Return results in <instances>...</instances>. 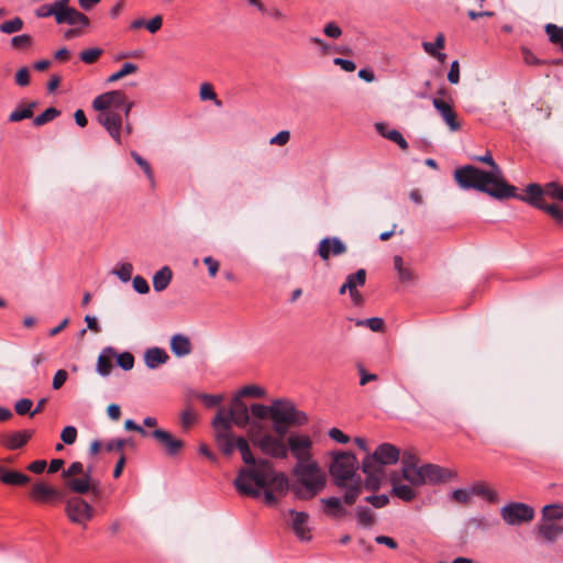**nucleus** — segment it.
<instances>
[{"label": "nucleus", "mask_w": 563, "mask_h": 563, "mask_svg": "<svg viewBox=\"0 0 563 563\" xmlns=\"http://www.w3.org/2000/svg\"><path fill=\"white\" fill-rule=\"evenodd\" d=\"M292 517L291 529L301 541L311 539L310 529L308 527V514L303 511L289 510Z\"/></svg>", "instance_id": "4be33fe9"}, {"label": "nucleus", "mask_w": 563, "mask_h": 563, "mask_svg": "<svg viewBox=\"0 0 563 563\" xmlns=\"http://www.w3.org/2000/svg\"><path fill=\"white\" fill-rule=\"evenodd\" d=\"M543 196H545V186L541 187L539 184H529L526 188V195H518L515 187V196L509 198H516L539 209L543 202Z\"/></svg>", "instance_id": "412c9836"}, {"label": "nucleus", "mask_w": 563, "mask_h": 563, "mask_svg": "<svg viewBox=\"0 0 563 563\" xmlns=\"http://www.w3.org/2000/svg\"><path fill=\"white\" fill-rule=\"evenodd\" d=\"M32 45V37L29 34H21L11 38V46L16 49H25Z\"/></svg>", "instance_id": "13d9d810"}, {"label": "nucleus", "mask_w": 563, "mask_h": 563, "mask_svg": "<svg viewBox=\"0 0 563 563\" xmlns=\"http://www.w3.org/2000/svg\"><path fill=\"white\" fill-rule=\"evenodd\" d=\"M92 467L89 466L87 470H86V473L82 474V477L80 478H69L66 481V485L69 487L70 490H73L74 493H77V494H86L90 490L91 488V482L93 481L92 479Z\"/></svg>", "instance_id": "b1692460"}, {"label": "nucleus", "mask_w": 563, "mask_h": 563, "mask_svg": "<svg viewBox=\"0 0 563 563\" xmlns=\"http://www.w3.org/2000/svg\"><path fill=\"white\" fill-rule=\"evenodd\" d=\"M137 70V65L133 63H125L122 65L121 69L114 74H112L109 78V82H114L130 74H133Z\"/></svg>", "instance_id": "8fccbe9b"}, {"label": "nucleus", "mask_w": 563, "mask_h": 563, "mask_svg": "<svg viewBox=\"0 0 563 563\" xmlns=\"http://www.w3.org/2000/svg\"><path fill=\"white\" fill-rule=\"evenodd\" d=\"M168 354L162 347H150L144 352V363L150 369H155L159 365L167 363Z\"/></svg>", "instance_id": "5701e85b"}, {"label": "nucleus", "mask_w": 563, "mask_h": 563, "mask_svg": "<svg viewBox=\"0 0 563 563\" xmlns=\"http://www.w3.org/2000/svg\"><path fill=\"white\" fill-rule=\"evenodd\" d=\"M247 435L253 445L258 448L263 454L274 459H286L288 456L286 435L263 432L261 422L252 421Z\"/></svg>", "instance_id": "6e6552de"}, {"label": "nucleus", "mask_w": 563, "mask_h": 563, "mask_svg": "<svg viewBox=\"0 0 563 563\" xmlns=\"http://www.w3.org/2000/svg\"><path fill=\"white\" fill-rule=\"evenodd\" d=\"M33 406V401L29 398H22L18 400L14 405V410L18 415L24 416L26 413L32 412L31 408Z\"/></svg>", "instance_id": "e2e57ef3"}, {"label": "nucleus", "mask_w": 563, "mask_h": 563, "mask_svg": "<svg viewBox=\"0 0 563 563\" xmlns=\"http://www.w3.org/2000/svg\"><path fill=\"white\" fill-rule=\"evenodd\" d=\"M23 20L19 16H15L9 21H4L0 24V31L4 34H12L21 31L23 29Z\"/></svg>", "instance_id": "a18cd8bd"}, {"label": "nucleus", "mask_w": 563, "mask_h": 563, "mask_svg": "<svg viewBox=\"0 0 563 563\" xmlns=\"http://www.w3.org/2000/svg\"><path fill=\"white\" fill-rule=\"evenodd\" d=\"M346 252V245L336 236L324 238L318 246V254L323 260H329L330 255L339 256Z\"/></svg>", "instance_id": "6ab92c4d"}, {"label": "nucleus", "mask_w": 563, "mask_h": 563, "mask_svg": "<svg viewBox=\"0 0 563 563\" xmlns=\"http://www.w3.org/2000/svg\"><path fill=\"white\" fill-rule=\"evenodd\" d=\"M362 484V478H356V481L347 482V486L344 487L346 488V492L343 497L344 503L346 505H353L355 503L358 495L361 494Z\"/></svg>", "instance_id": "c9c22d12"}, {"label": "nucleus", "mask_w": 563, "mask_h": 563, "mask_svg": "<svg viewBox=\"0 0 563 563\" xmlns=\"http://www.w3.org/2000/svg\"><path fill=\"white\" fill-rule=\"evenodd\" d=\"M472 495L484 498L485 500L495 504L499 500L497 492L489 488L484 482H476L471 487Z\"/></svg>", "instance_id": "2f4dec72"}, {"label": "nucleus", "mask_w": 563, "mask_h": 563, "mask_svg": "<svg viewBox=\"0 0 563 563\" xmlns=\"http://www.w3.org/2000/svg\"><path fill=\"white\" fill-rule=\"evenodd\" d=\"M117 363L123 371H130L134 366V356L130 352L115 354Z\"/></svg>", "instance_id": "4d7b16f0"}, {"label": "nucleus", "mask_w": 563, "mask_h": 563, "mask_svg": "<svg viewBox=\"0 0 563 563\" xmlns=\"http://www.w3.org/2000/svg\"><path fill=\"white\" fill-rule=\"evenodd\" d=\"M59 115H60V111L58 109H56L54 107H49L43 113H41L40 115L34 118L33 124L36 126H41V125H44V124L53 121L54 119H56Z\"/></svg>", "instance_id": "79ce46f5"}, {"label": "nucleus", "mask_w": 563, "mask_h": 563, "mask_svg": "<svg viewBox=\"0 0 563 563\" xmlns=\"http://www.w3.org/2000/svg\"><path fill=\"white\" fill-rule=\"evenodd\" d=\"M170 350L177 357H185L191 353V342L181 333L175 334L170 339Z\"/></svg>", "instance_id": "a878e982"}, {"label": "nucleus", "mask_w": 563, "mask_h": 563, "mask_svg": "<svg viewBox=\"0 0 563 563\" xmlns=\"http://www.w3.org/2000/svg\"><path fill=\"white\" fill-rule=\"evenodd\" d=\"M534 509L528 504L512 501L500 509L503 520L509 526H520L528 523L534 518Z\"/></svg>", "instance_id": "9d476101"}, {"label": "nucleus", "mask_w": 563, "mask_h": 563, "mask_svg": "<svg viewBox=\"0 0 563 563\" xmlns=\"http://www.w3.org/2000/svg\"><path fill=\"white\" fill-rule=\"evenodd\" d=\"M390 482L393 485L391 493L399 499L411 501L416 498L417 493L409 485L398 483V478L395 475L391 476Z\"/></svg>", "instance_id": "c85d7f7f"}, {"label": "nucleus", "mask_w": 563, "mask_h": 563, "mask_svg": "<svg viewBox=\"0 0 563 563\" xmlns=\"http://www.w3.org/2000/svg\"><path fill=\"white\" fill-rule=\"evenodd\" d=\"M544 31L549 36V41L554 45H559L563 49V26L548 23L544 26Z\"/></svg>", "instance_id": "58836bf2"}, {"label": "nucleus", "mask_w": 563, "mask_h": 563, "mask_svg": "<svg viewBox=\"0 0 563 563\" xmlns=\"http://www.w3.org/2000/svg\"><path fill=\"white\" fill-rule=\"evenodd\" d=\"M103 51L99 47H92L80 52V59L85 64H93L101 55Z\"/></svg>", "instance_id": "3c124183"}, {"label": "nucleus", "mask_w": 563, "mask_h": 563, "mask_svg": "<svg viewBox=\"0 0 563 563\" xmlns=\"http://www.w3.org/2000/svg\"><path fill=\"white\" fill-rule=\"evenodd\" d=\"M346 280H351L352 289H356L357 286H363L366 282L365 269L361 268V269L356 271L354 274H350L346 277Z\"/></svg>", "instance_id": "bf43d9fd"}, {"label": "nucleus", "mask_w": 563, "mask_h": 563, "mask_svg": "<svg viewBox=\"0 0 563 563\" xmlns=\"http://www.w3.org/2000/svg\"><path fill=\"white\" fill-rule=\"evenodd\" d=\"M62 441L65 444H73L77 439V429L73 426L65 427L60 433Z\"/></svg>", "instance_id": "680f3d73"}, {"label": "nucleus", "mask_w": 563, "mask_h": 563, "mask_svg": "<svg viewBox=\"0 0 563 563\" xmlns=\"http://www.w3.org/2000/svg\"><path fill=\"white\" fill-rule=\"evenodd\" d=\"M148 437L155 439L169 456L179 454L185 446V442L183 440L175 438L170 432L163 429H155L151 431Z\"/></svg>", "instance_id": "2eb2a0df"}, {"label": "nucleus", "mask_w": 563, "mask_h": 563, "mask_svg": "<svg viewBox=\"0 0 563 563\" xmlns=\"http://www.w3.org/2000/svg\"><path fill=\"white\" fill-rule=\"evenodd\" d=\"M521 54H522V58H523V62L525 64L529 65V66H539V65H542L543 62L541 59H539L530 48L528 47H521Z\"/></svg>", "instance_id": "052dcab7"}, {"label": "nucleus", "mask_w": 563, "mask_h": 563, "mask_svg": "<svg viewBox=\"0 0 563 563\" xmlns=\"http://www.w3.org/2000/svg\"><path fill=\"white\" fill-rule=\"evenodd\" d=\"M236 450L240 451L243 462L250 465L242 467L234 479V487L240 494L258 498L260 490L253 487V484L257 487L272 485L279 493L289 489L287 476L282 472H276L269 460H256L245 438L238 437Z\"/></svg>", "instance_id": "f03ea898"}, {"label": "nucleus", "mask_w": 563, "mask_h": 563, "mask_svg": "<svg viewBox=\"0 0 563 563\" xmlns=\"http://www.w3.org/2000/svg\"><path fill=\"white\" fill-rule=\"evenodd\" d=\"M545 196L563 201V184L551 181L545 185Z\"/></svg>", "instance_id": "09e8293b"}, {"label": "nucleus", "mask_w": 563, "mask_h": 563, "mask_svg": "<svg viewBox=\"0 0 563 563\" xmlns=\"http://www.w3.org/2000/svg\"><path fill=\"white\" fill-rule=\"evenodd\" d=\"M131 156L132 158L134 159V162L143 169V172L145 173V175L147 176V178L153 181L154 180V174H153V170H152V167L150 165V163L144 159L137 152L135 151H132L131 152Z\"/></svg>", "instance_id": "5fc2aeb1"}, {"label": "nucleus", "mask_w": 563, "mask_h": 563, "mask_svg": "<svg viewBox=\"0 0 563 563\" xmlns=\"http://www.w3.org/2000/svg\"><path fill=\"white\" fill-rule=\"evenodd\" d=\"M65 512L73 523L86 527L95 516V509L81 497H71L66 501Z\"/></svg>", "instance_id": "f8f14e48"}, {"label": "nucleus", "mask_w": 563, "mask_h": 563, "mask_svg": "<svg viewBox=\"0 0 563 563\" xmlns=\"http://www.w3.org/2000/svg\"><path fill=\"white\" fill-rule=\"evenodd\" d=\"M445 45V37L442 33H439L435 37L434 43L431 42H423L422 47L426 53H428L431 56H435V52L438 49L444 48Z\"/></svg>", "instance_id": "de8ad7c7"}, {"label": "nucleus", "mask_w": 563, "mask_h": 563, "mask_svg": "<svg viewBox=\"0 0 563 563\" xmlns=\"http://www.w3.org/2000/svg\"><path fill=\"white\" fill-rule=\"evenodd\" d=\"M216 417H221L224 421L228 422L230 428H232V423L236 424L240 428H244L247 424L251 426L250 422V409L240 399V397H234L232 400L231 408L229 410L220 409Z\"/></svg>", "instance_id": "ddd939ff"}, {"label": "nucleus", "mask_w": 563, "mask_h": 563, "mask_svg": "<svg viewBox=\"0 0 563 563\" xmlns=\"http://www.w3.org/2000/svg\"><path fill=\"white\" fill-rule=\"evenodd\" d=\"M358 468V461L352 452L335 451L332 453L329 473L338 487L343 488L347 486V482L362 478L357 473Z\"/></svg>", "instance_id": "1a4fd4ad"}, {"label": "nucleus", "mask_w": 563, "mask_h": 563, "mask_svg": "<svg viewBox=\"0 0 563 563\" xmlns=\"http://www.w3.org/2000/svg\"><path fill=\"white\" fill-rule=\"evenodd\" d=\"M399 457V450L390 443H383L373 454H367L361 465L362 472L366 475L365 488L372 492L378 490L385 476L384 466L396 464Z\"/></svg>", "instance_id": "423d86ee"}, {"label": "nucleus", "mask_w": 563, "mask_h": 563, "mask_svg": "<svg viewBox=\"0 0 563 563\" xmlns=\"http://www.w3.org/2000/svg\"><path fill=\"white\" fill-rule=\"evenodd\" d=\"M367 503L373 505L375 508H383L389 503V497L385 494L382 495H371L365 498Z\"/></svg>", "instance_id": "69168bd1"}, {"label": "nucleus", "mask_w": 563, "mask_h": 563, "mask_svg": "<svg viewBox=\"0 0 563 563\" xmlns=\"http://www.w3.org/2000/svg\"><path fill=\"white\" fill-rule=\"evenodd\" d=\"M36 107V102L32 101L24 107H18L9 115L10 122H19L24 119H31L33 117V110Z\"/></svg>", "instance_id": "e433bc0d"}, {"label": "nucleus", "mask_w": 563, "mask_h": 563, "mask_svg": "<svg viewBox=\"0 0 563 563\" xmlns=\"http://www.w3.org/2000/svg\"><path fill=\"white\" fill-rule=\"evenodd\" d=\"M236 450L240 451L243 462L250 465L242 467L234 479V487L240 494L258 498L260 490L253 487V484L257 487L272 485L279 493L289 489L287 476L282 472H276L269 460H256L245 438L238 437Z\"/></svg>", "instance_id": "f257e3e1"}, {"label": "nucleus", "mask_w": 563, "mask_h": 563, "mask_svg": "<svg viewBox=\"0 0 563 563\" xmlns=\"http://www.w3.org/2000/svg\"><path fill=\"white\" fill-rule=\"evenodd\" d=\"M173 277V272L168 266L162 267L157 271L153 276V287L155 291L165 290L170 284Z\"/></svg>", "instance_id": "7c9ffc66"}, {"label": "nucleus", "mask_w": 563, "mask_h": 563, "mask_svg": "<svg viewBox=\"0 0 563 563\" xmlns=\"http://www.w3.org/2000/svg\"><path fill=\"white\" fill-rule=\"evenodd\" d=\"M423 477L424 485H439L456 477V473L440 465L429 463L423 465Z\"/></svg>", "instance_id": "f3484780"}, {"label": "nucleus", "mask_w": 563, "mask_h": 563, "mask_svg": "<svg viewBox=\"0 0 563 563\" xmlns=\"http://www.w3.org/2000/svg\"><path fill=\"white\" fill-rule=\"evenodd\" d=\"M402 478L415 486L424 485L423 465L415 467H401Z\"/></svg>", "instance_id": "473e14b6"}, {"label": "nucleus", "mask_w": 563, "mask_h": 563, "mask_svg": "<svg viewBox=\"0 0 563 563\" xmlns=\"http://www.w3.org/2000/svg\"><path fill=\"white\" fill-rule=\"evenodd\" d=\"M133 273V266L131 263L124 262L117 265V267L113 269V274L118 276V278L122 283H128L132 278Z\"/></svg>", "instance_id": "c03bdc74"}, {"label": "nucleus", "mask_w": 563, "mask_h": 563, "mask_svg": "<svg viewBox=\"0 0 563 563\" xmlns=\"http://www.w3.org/2000/svg\"><path fill=\"white\" fill-rule=\"evenodd\" d=\"M30 497L40 504H55L63 498V494L43 482L33 485L30 490Z\"/></svg>", "instance_id": "dca6fc26"}, {"label": "nucleus", "mask_w": 563, "mask_h": 563, "mask_svg": "<svg viewBox=\"0 0 563 563\" xmlns=\"http://www.w3.org/2000/svg\"><path fill=\"white\" fill-rule=\"evenodd\" d=\"M321 503L325 506V514L331 517H342L345 515V509L342 506L341 499L338 497L322 498Z\"/></svg>", "instance_id": "f704fd0d"}, {"label": "nucleus", "mask_w": 563, "mask_h": 563, "mask_svg": "<svg viewBox=\"0 0 563 563\" xmlns=\"http://www.w3.org/2000/svg\"><path fill=\"white\" fill-rule=\"evenodd\" d=\"M294 474L299 485L292 486V492L300 499H310L325 486V475L313 460L296 463Z\"/></svg>", "instance_id": "0eeeda50"}, {"label": "nucleus", "mask_w": 563, "mask_h": 563, "mask_svg": "<svg viewBox=\"0 0 563 563\" xmlns=\"http://www.w3.org/2000/svg\"><path fill=\"white\" fill-rule=\"evenodd\" d=\"M471 495H472L471 489L467 490V489L457 488L452 492V499L459 504L466 505L471 500Z\"/></svg>", "instance_id": "0e129e2a"}, {"label": "nucleus", "mask_w": 563, "mask_h": 563, "mask_svg": "<svg viewBox=\"0 0 563 563\" xmlns=\"http://www.w3.org/2000/svg\"><path fill=\"white\" fill-rule=\"evenodd\" d=\"M115 357V351L113 347H106L98 356L97 372L101 376H108L113 367V358Z\"/></svg>", "instance_id": "bb28decb"}, {"label": "nucleus", "mask_w": 563, "mask_h": 563, "mask_svg": "<svg viewBox=\"0 0 563 563\" xmlns=\"http://www.w3.org/2000/svg\"><path fill=\"white\" fill-rule=\"evenodd\" d=\"M265 396V390L262 387H258L256 385H247L244 386L236 397H255V398H262Z\"/></svg>", "instance_id": "603ef678"}, {"label": "nucleus", "mask_w": 563, "mask_h": 563, "mask_svg": "<svg viewBox=\"0 0 563 563\" xmlns=\"http://www.w3.org/2000/svg\"><path fill=\"white\" fill-rule=\"evenodd\" d=\"M454 179L463 189H476L496 199H508L515 196V186L508 183L495 181L493 174L473 165L456 168Z\"/></svg>", "instance_id": "39448f33"}, {"label": "nucleus", "mask_w": 563, "mask_h": 563, "mask_svg": "<svg viewBox=\"0 0 563 563\" xmlns=\"http://www.w3.org/2000/svg\"><path fill=\"white\" fill-rule=\"evenodd\" d=\"M539 209L551 216L558 223L563 224V209L559 205L543 201Z\"/></svg>", "instance_id": "37998d69"}, {"label": "nucleus", "mask_w": 563, "mask_h": 563, "mask_svg": "<svg viewBox=\"0 0 563 563\" xmlns=\"http://www.w3.org/2000/svg\"><path fill=\"white\" fill-rule=\"evenodd\" d=\"M474 159L478 161L481 163H485L490 167V170L488 172V174H493V179H495V181L507 183L504 179L503 172H501L500 167L494 161L490 152H486V154L483 156H475Z\"/></svg>", "instance_id": "72a5a7b5"}, {"label": "nucleus", "mask_w": 563, "mask_h": 563, "mask_svg": "<svg viewBox=\"0 0 563 563\" xmlns=\"http://www.w3.org/2000/svg\"><path fill=\"white\" fill-rule=\"evenodd\" d=\"M432 104L441 115L442 120L448 124L451 131L461 129V123L457 120V114L453 107L440 98H433Z\"/></svg>", "instance_id": "aec40b11"}, {"label": "nucleus", "mask_w": 563, "mask_h": 563, "mask_svg": "<svg viewBox=\"0 0 563 563\" xmlns=\"http://www.w3.org/2000/svg\"><path fill=\"white\" fill-rule=\"evenodd\" d=\"M288 452L297 460V463L306 462L311 459L312 441L306 434L291 433L287 438Z\"/></svg>", "instance_id": "4468645a"}, {"label": "nucleus", "mask_w": 563, "mask_h": 563, "mask_svg": "<svg viewBox=\"0 0 563 563\" xmlns=\"http://www.w3.org/2000/svg\"><path fill=\"white\" fill-rule=\"evenodd\" d=\"M376 130L383 137H386L389 141L396 143L401 150L406 151L408 148V142L405 140V137L399 131H387L386 125L384 123H376Z\"/></svg>", "instance_id": "c756f323"}, {"label": "nucleus", "mask_w": 563, "mask_h": 563, "mask_svg": "<svg viewBox=\"0 0 563 563\" xmlns=\"http://www.w3.org/2000/svg\"><path fill=\"white\" fill-rule=\"evenodd\" d=\"M34 431L23 429L0 435V444L8 450H19L23 448L33 437Z\"/></svg>", "instance_id": "a211bd4d"}, {"label": "nucleus", "mask_w": 563, "mask_h": 563, "mask_svg": "<svg viewBox=\"0 0 563 563\" xmlns=\"http://www.w3.org/2000/svg\"><path fill=\"white\" fill-rule=\"evenodd\" d=\"M212 427L214 428L216 442L220 451L230 456L236 450L238 437L234 435L230 426L221 417H214L212 420Z\"/></svg>", "instance_id": "9b49d317"}, {"label": "nucleus", "mask_w": 563, "mask_h": 563, "mask_svg": "<svg viewBox=\"0 0 563 563\" xmlns=\"http://www.w3.org/2000/svg\"><path fill=\"white\" fill-rule=\"evenodd\" d=\"M86 471L84 468L82 463L80 462H73L67 470H64L62 473V476L65 481L69 478H75V475H82Z\"/></svg>", "instance_id": "6e6d98bb"}, {"label": "nucleus", "mask_w": 563, "mask_h": 563, "mask_svg": "<svg viewBox=\"0 0 563 563\" xmlns=\"http://www.w3.org/2000/svg\"><path fill=\"white\" fill-rule=\"evenodd\" d=\"M357 522L363 527H372L374 523V514L371 508L358 506L355 511Z\"/></svg>", "instance_id": "ea45409f"}, {"label": "nucleus", "mask_w": 563, "mask_h": 563, "mask_svg": "<svg viewBox=\"0 0 563 563\" xmlns=\"http://www.w3.org/2000/svg\"><path fill=\"white\" fill-rule=\"evenodd\" d=\"M134 103L128 101L126 95L121 90L101 93L92 101V108L100 112L98 122L118 144H121L123 120L129 118Z\"/></svg>", "instance_id": "7ed1b4c3"}, {"label": "nucleus", "mask_w": 563, "mask_h": 563, "mask_svg": "<svg viewBox=\"0 0 563 563\" xmlns=\"http://www.w3.org/2000/svg\"><path fill=\"white\" fill-rule=\"evenodd\" d=\"M0 481L5 485L23 486L30 483L31 478L21 472L5 470L0 465Z\"/></svg>", "instance_id": "393cba45"}, {"label": "nucleus", "mask_w": 563, "mask_h": 563, "mask_svg": "<svg viewBox=\"0 0 563 563\" xmlns=\"http://www.w3.org/2000/svg\"><path fill=\"white\" fill-rule=\"evenodd\" d=\"M199 96H200V99L203 101L205 100H213V101H216L217 106L221 104V102L217 99V93L213 89V86L209 82H203L200 86Z\"/></svg>", "instance_id": "864d4df0"}, {"label": "nucleus", "mask_w": 563, "mask_h": 563, "mask_svg": "<svg viewBox=\"0 0 563 563\" xmlns=\"http://www.w3.org/2000/svg\"><path fill=\"white\" fill-rule=\"evenodd\" d=\"M250 411L254 418H271L273 431L276 434L286 435L289 428L301 427L308 422L306 412L297 409L296 405L289 399H275L271 406L263 404H253Z\"/></svg>", "instance_id": "20e7f679"}, {"label": "nucleus", "mask_w": 563, "mask_h": 563, "mask_svg": "<svg viewBox=\"0 0 563 563\" xmlns=\"http://www.w3.org/2000/svg\"><path fill=\"white\" fill-rule=\"evenodd\" d=\"M130 441L128 439H112L106 444V450L109 452H120L123 453V448L129 443Z\"/></svg>", "instance_id": "338daca9"}, {"label": "nucleus", "mask_w": 563, "mask_h": 563, "mask_svg": "<svg viewBox=\"0 0 563 563\" xmlns=\"http://www.w3.org/2000/svg\"><path fill=\"white\" fill-rule=\"evenodd\" d=\"M133 288L139 294H147L150 291L148 283L142 276H135L133 278Z\"/></svg>", "instance_id": "774afa93"}, {"label": "nucleus", "mask_w": 563, "mask_h": 563, "mask_svg": "<svg viewBox=\"0 0 563 563\" xmlns=\"http://www.w3.org/2000/svg\"><path fill=\"white\" fill-rule=\"evenodd\" d=\"M253 487L257 486L254 484ZM262 487H258V490L261 492ZM263 488H266L264 492V501L268 506H275L278 501V496H284L288 489L285 493L277 492L272 485L264 486Z\"/></svg>", "instance_id": "49530a36"}, {"label": "nucleus", "mask_w": 563, "mask_h": 563, "mask_svg": "<svg viewBox=\"0 0 563 563\" xmlns=\"http://www.w3.org/2000/svg\"><path fill=\"white\" fill-rule=\"evenodd\" d=\"M563 518V504L547 505L542 509V521H555Z\"/></svg>", "instance_id": "4c0bfd02"}, {"label": "nucleus", "mask_w": 563, "mask_h": 563, "mask_svg": "<svg viewBox=\"0 0 563 563\" xmlns=\"http://www.w3.org/2000/svg\"><path fill=\"white\" fill-rule=\"evenodd\" d=\"M62 4H63V1H60V0H56L53 3L43 4L36 9L35 15L37 18H48V16L53 15L56 19V14H58L57 12H58L59 5H62Z\"/></svg>", "instance_id": "a19ab883"}, {"label": "nucleus", "mask_w": 563, "mask_h": 563, "mask_svg": "<svg viewBox=\"0 0 563 563\" xmlns=\"http://www.w3.org/2000/svg\"><path fill=\"white\" fill-rule=\"evenodd\" d=\"M561 533L562 529L560 526L552 522L542 521L537 527L538 537L542 538L548 543L555 542Z\"/></svg>", "instance_id": "cd10ccee"}]
</instances>
